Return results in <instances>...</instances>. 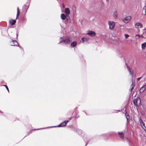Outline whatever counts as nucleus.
<instances>
[{
    "instance_id": "obj_40",
    "label": "nucleus",
    "mask_w": 146,
    "mask_h": 146,
    "mask_svg": "<svg viewBox=\"0 0 146 146\" xmlns=\"http://www.w3.org/2000/svg\"><path fill=\"white\" fill-rule=\"evenodd\" d=\"M107 1H109V0H106Z\"/></svg>"
},
{
    "instance_id": "obj_16",
    "label": "nucleus",
    "mask_w": 146,
    "mask_h": 146,
    "mask_svg": "<svg viewBox=\"0 0 146 146\" xmlns=\"http://www.w3.org/2000/svg\"><path fill=\"white\" fill-rule=\"evenodd\" d=\"M146 14V6H145L142 10V15H145Z\"/></svg>"
},
{
    "instance_id": "obj_30",
    "label": "nucleus",
    "mask_w": 146,
    "mask_h": 146,
    "mask_svg": "<svg viewBox=\"0 0 146 146\" xmlns=\"http://www.w3.org/2000/svg\"><path fill=\"white\" fill-rule=\"evenodd\" d=\"M4 86L6 87L7 89V90H8V92H9V88H8V87L6 85H4Z\"/></svg>"
},
{
    "instance_id": "obj_13",
    "label": "nucleus",
    "mask_w": 146,
    "mask_h": 146,
    "mask_svg": "<svg viewBox=\"0 0 146 146\" xmlns=\"http://www.w3.org/2000/svg\"><path fill=\"white\" fill-rule=\"evenodd\" d=\"M118 133L120 137L122 139H124V134L122 132H118Z\"/></svg>"
},
{
    "instance_id": "obj_28",
    "label": "nucleus",
    "mask_w": 146,
    "mask_h": 146,
    "mask_svg": "<svg viewBox=\"0 0 146 146\" xmlns=\"http://www.w3.org/2000/svg\"><path fill=\"white\" fill-rule=\"evenodd\" d=\"M114 13L116 17H117V12L116 11H115L114 12Z\"/></svg>"
},
{
    "instance_id": "obj_8",
    "label": "nucleus",
    "mask_w": 146,
    "mask_h": 146,
    "mask_svg": "<svg viewBox=\"0 0 146 146\" xmlns=\"http://www.w3.org/2000/svg\"><path fill=\"white\" fill-rule=\"evenodd\" d=\"M135 27L137 28H141L143 27V25L141 23H137L135 24Z\"/></svg>"
},
{
    "instance_id": "obj_7",
    "label": "nucleus",
    "mask_w": 146,
    "mask_h": 146,
    "mask_svg": "<svg viewBox=\"0 0 146 146\" xmlns=\"http://www.w3.org/2000/svg\"><path fill=\"white\" fill-rule=\"evenodd\" d=\"M87 35H90V36L91 37H93L95 36L96 33L94 31H88Z\"/></svg>"
},
{
    "instance_id": "obj_19",
    "label": "nucleus",
    "mask_w": 146,
    "mask_h": 146,
    "mask_svg": "<svg viewBox=\"0 0 146 146\" xmlns=\"http://www.w3.org/2000/svg\"><path fill=\"white\" fill-rule=\"evenodd\" d=\"M141 47L142 49H145L146 48V42H144L141 44Z\"/></svg>"
},
{
    "instance_id": "obj_35",
    "label": "nucleus",
    "mask_w": 146,
    "mask_h": 146,
    "mask_svg": "<svg viewBox=\"0 0 146 146\" xmlns=\"http://www.w3.org/2000/svg\"><path fill=\"white\" fill-rule=\"evenodd\" d=\"M45 128H41V129H36V130H39V129H45Z\"/></svg>"
},
{
    "instance_id": "obj_2",
    "label": "nucleus",
    "mask_w": 146,
    "mask_h": 146,
    "mask_svg": "<svg viewBox=\"0 0 146 146\" xmlns=\"http://www.w3.org/2000/svg\"><path fill=\"white\" fill-rule=\"evenodd\" d=\"M29 5V3L27 2L23 7L22 12L25 14L27 12Z\"/></svg>"
},
{
    "instance_id": "obj_14",
    "label": "nucleus",
    "mask_w": 146,
    "mask_h": 146,
    "mask_svg": "<svg viewBox=\"0 0 146 146\" xmlns=\"http://www.w3.org/2000/svg\"><path fill=\"white\" fill-rule=\"evenodd\" d=\"M16 21L15 20L11 19L9 21V23L12 25H14L16 23Z\"/></svg>"
},
{
    "instance_id": "obj_17",
    "label": "nucleus",
    "mask_w": 146,
    "mask_h": 146,
    "mask_svg": "<svg viewBox=\"0 0 146 146\" xmlns=\"http://www.w3.org/2000/svg\"><path fill=\"white\" fill-rule=\"evenodd\" d=\"M65 12L66 14L67 15H68L70 13V10L68 8H66L65 9Z\"/></svg>"
},
{
    "instance_id": "obj_32",
    "label": "nucleus",
    "mask_w": 146,
    "mask_h": 146,
    "mask_svg": "<svg viewBox=\"0 0 146 146\" xmlns=\"http://www.w3.org/2000/svg\"><path fill=\"white\" fill-rule=\"evenodd\" d=\"M143 86L146 89V83H145L143 85Z\"/></svg>"
},
{
    "instance_id": "obj_18",
    "label": "nucleus",
    "mask_w": 146,
    "mask_h": 146,
    "mask_svg": "<svg viewBox=\"0 0 146 146\" xmlns=\"http://www.w3.org/2000/svg\"><path fill=\"white\" fill-rule=\"evenodd\" d=\"M146 89L143 86L140 89V92L141 93H143Z\"/></svg>"
},
{
    "instance_id": "obj_22",
    "label": "nucleus",
    "mask_w": 146,
    "mask_h": 146,
    "mask_svg": "<svg viewBox=\"0 0 146 146\" xmlns=\"http://www.w3.org/2000/svg\"><path fill=\"white\" fill-rule=\"evenodd\" d=\"M20 12L19 9V8L18 7L17 8V17L16 19H17V17L19 16L20 14Z\"/></svg>"
},
{
    "instance_id": "obj_25",
    "label": "nucleus",
    "mask_w": 146,
    "mask_h": 146,
    "mask_svg": "<svg viewBox=\"0 0 146 146\" xmlns=\"http://www.w3.org/2000/svg\"><path fill=\"white\" fill-rule=\"evenodd\" d=\"M140 37V35H135V38L136 39H138Z\"/></svg>"
},
{
    "instance_id": "obj_3",
    "label": "nucleus",
    "mask_w": 146,
    "mask_h": 146,
    "mask_svg": "<svg viewBox=\"0 0 146 146\" xmlns=\"http://www.w3.org/2000/svg\"><path fill=\"white\" fill-rule=\"evenodd\" d=\"M133 103L135 106H138L141 103L140 99L139 98H137L135 100H133Z\"/></svg>"
},
{
    "instance_id": "obj_27",
    "label": "nucleus",
    "mask_w": 146,
    "mask_h": 146,
    "mask_svg": "<svg viewBox=\"0 0 146 146\" xmlns=\"http://www.w3.org/2000/svg\"><path fill=\"white\" fill-rule=\"evenodd\" d=\"M139 121H140V124H141V123H143V121L142 120L141 118V117H140L139 118Z\"/></svg>"
},
{
    "instance_id": "obj_11",
    "label": "nucleus",
    "mask_w": 146,
    "mask_h": 146,
    "mask_svg": "<svg viewBox=\"0 0 146 146\" xmlns=\"http://www.w3.org/2000/svg\"><path fill=\"white\" fill-rule=\"evenodd\" d=\"M89 40V38H81V42L82 43H84V42H87Z\"/></svg>"
},
{
    "instance_id": "obj_36",
    "label": "nucleus",
    "mask_w": 146,
    "mask_h": 146,
    "mask_svg": "<svg viewBox=\"0 0 146 146\" xmlns=\"http://www.w3.org/2000/svg\"><path fill=\"white\" fill-rule=\"evenodd\" d=\"M56 127V126L51 127Z\"/></svg>"
},
{
    "instance_id": "obj_12",
    "label": "nucleus",
    "mask_w": 146,
    "mask_h": 146,
    "mask_svg": "<svg viewBox=\"0 0 146 146\" xmlns=\"http://www.w3.org/2000/svg\"><path fill=\"white\" fill-rule=\"evenodd\" d=\"M11 42L13 43V44H11L12 46H18V43L17 41L15 40H13L12 39H11Z\"/></svg>"
},
{
    "instance_id": "obj_10",
    "label": "nucleus",
    "mask_w": 146,
    "mask_h": 146,
    "mask_svg": "<svg viewBox=\"0 0 146 146\" xmlns=\"http://www.w3.org/2000/svg\"><path fill=\"white\" fill-rule=\"evenodd\" d=\"M131 19L130 17H127L123 20V21L125 23H127L130 21Z\"/></svg>"
},
{
    "instance_id": "obj_21",
    "label": "nucleus",
    "mask_w": 146,
    "mask_h": 146,
    "mask_svg": "<svg viewBox=\"0 0 146 146\" xmlns=\"http://www.w3.org/2000/svg\"><path fill=\"white\" fill-rule=\"evenodd\" d=\"M142 128L145 131H146V127H145V124L143 123H141L140 124Z\"/></svg>"
},
{
    "instance_id": "obj_26",
    "label": "nucleus",
    "mask_w": 146,
    "mask_h": 146,
    "mask_svg": "<svg viewBox=\"0 0 146 146\" xmlns=\"http://www.w3.org/2000/svg\"><path fill=\"white\" fill-rule=\"evenodd\" d=\"M139 121H140V124H141V123H143V121L142 120L141 118V117H140L139 118Z\"/></svg>"
},
{
    "instance_id": "obj_5",
    "label": "nucleus",
    "mask_w": 146,
    "mask_h": 146,
    "mask_svg": "<svg viewBox=\"0 0 146 146\" xmlns=\"http://www.w3.org/2000/svg\"><path fill=\"white\" fill-rule=\"evenodd\" d=\"M72 129L74 131L76 132L79 134L80 135L82 133V131L79 129L73 127Z\"/></svg>"
},
{
    "instance_id": "obj_29",
    "label": "nucleus",
    "mask_w": 146,
    "mask_h": 146,
    "mask_svg": "<svg viewBox=\"0 0 146 146\" xmlns=\"http://www.w3.org/2000/svg\"><path fill=\"white\" fill-rule=\"evenodd\" d=\"M125 36L126 38H127L129 36V35L128 34H125Z\"/></svg>"
},
{
    "instance_id": "obj_23",
    "label": "nucleus",
    "mask_w": 146,
    "mask_h": 146,
    "mask_svg": "<svg viewBox=\"0 0 146 146\" xmlns=\"http://www.w3.org/2000/svg\"><path fill=\"white\" fill-rule=\"evenodd\" d=\"M126 118L127 119V123H128L129 121H130V119H129L130 117H129V115H126Z\"/></svg>"
},
{
    "instance_id": "obj_33",
    "label": "nucleus",
    "mask_w": 146,
    "mask_h": 146,
    "mask_svg": "<svg viewBox=\"0 0 146 146\" xmlns=\"http://www.w3.org/2000/svg\"><path fill=\"white\" fill-rule=\"evenodd\" d=\"M125 116H126V115H129L128 114V113H127V112H126L125 114Z\"/></svg>"
},
{
    "instance_id": "obj_1",
    "label": "nucleus",
    "mask_w": 146,
    "mask_h": 146,
    "mask_svg": "<svg viewBox=\"0 0 146 146\" xmlns=\"http://www.w3.org/2000/svg\"><path fill=\"white\" fill-rule=\"evenodd\" d=\"M59 40L60 41L59 43L62 42H63L64 44H68L71 41V38L70 37L68 36L64 38L60 37Z\"/></svg>"
},
{
    "instance_id": "obj_34",
    "label": "nucleus",
    "mask_w": 146,
    "mask_h": 146,
    "mask_svg": "<svg viewBox=\"0 0 146 146\" xmlns=\"http://www.w3.org/2000/svg\"><path fill=\"white\" fill-rule=\"evenodd\" d=\"M18 36V34L17 33L16 34L17 39V38Z\"/></svg>"
},
{
    "instance_id": "obj_4",
    "label": "nucleus",
    "mask_w": 146,
    "mask_h": 146,
    "mask_svg": "<svg viewBox=\"0 0 146 146\" xmlns=\"http://www.w3.org/2000/svg\"><path fill=\"white\" fill-rule=\"evenodd\" d=\"M109 26V29L111 30L113 29L115 25V24L113 22L109 21L108 22Z\"/></svg>"
},
{
    "instance_id": "obj_37",
    "label": "nucleus",
    "mask_w": 146,
    "mask_h": 146,
    "mask_svg": "<svg viewBox=\"0 0 146 146\" xmlns=\"http://www.w3.org/2000/svg\"><path fill=\"white\" fill-rule=\"evenodd\" d=\"M140 37H143V36L142 35H140Z\"/></svg>"
},
{
    "instance_id": "obj_9",
    "label": "nucleus",
    "mask_w": 146,
    "mask_h": 146,
    "mask_svg": "<svg viewBox=\"0 0 146 146\" xmlns=\"http://www.w3.org/2000/svg\"><path fill=\"white\" fill-rule=\"evenodd\" d=\"M127 68L128 71L129 72L130 75L132 77H133V70H131L130 68H129V66L127 65Z\"/></svg>"
},
{
    "instance_id": "obj_31",
    "label": "nucleus",
    "mask_w": 146,
    "mask_h": 146,
    "mask_svg": "<svg viewBox=\"0 0 146 146\" xmlns=\"http://www.w3.org/2000/svg\"><path fill=\"white\" fill-rule=\"evenodd\" d=\"M142 77V76H141V77H139V78H137V81H139L140 80V79Z\"/></svg>"
},
{
    "instance_id": "obj_6",
    "label": "nucleus",
    "mask_w": 146,
    "mask_h": 146,
    "mask_svg": "<svg viewBox=\"0 0 146 146\" xmlns=\"http://www.w3.org/2000/svg\"><path fill=\"white\" fill-rule=\"evenodd\" d=\"M69 121H64L62 122L59 125H58L57 127H64L66 125L67 123L69 122Z\"/></svg>"
},
{
    "instance_id": "obj_38",
    "label": "nucleus",
    "mask_w": 146,
    "mask_h": 146,
    "mask_svg": "<svg viewBox=\"0 0 146 146\" xmlns=\"http://www.w3.org/2000/svg\"><path fill=\"white\" fill-rule=\"evenodd\" d=\"M62 5H63V7H64V4H63Z\"/></svg>"
},
{
    "instance_id": "obj_39",
    "label": "nucleus",
    "mask_w": 146,
    "mask_h": 146,
    "mask_svg": "<svg viewBox=\"0 0 146 146\" xmlns=\"http://www.w3.org/2000/svg\"><path fill=\"white\" fill-rule=\"evenodd\" d=\"M0 113H2V112L0 111Z\"/></svg>"
},
{
    "instance_id": "obj_15",
    "label": "nucleus",
    "mask_w": 146,
    "mask_h": 146,
    "mask_svg": "<svg viewBox=\"0 0 146 146\" xmlns=\"http://www.w3.org/2000/svg\"><path fill=\"white\" fill-rule=\"evenodd\" d=\"M77 44V42L76 41H74L71 43L70 46L72 47H74Z\"/></svg>"
},
{
    "instance_id": "obj_24",
    "label": "nucleus",
    "mask_w": 146,
    "mask_h": 146,
    "mask_svg": "<svg viewBox=\"0 0 146 146\" xmlns=\"http://www.w3.org/2000/svg\"><path fill=\"white\" fill-rule=\"evenodd\" d=\"M134 86V85L133 84V83L132 82V84H131V88L130 89V90H131V92L132 91V90L133 89Z\"/></svg>"
},
{
    "instance_id": "obj_20",
    "label": "nucleus",
    "mask_w": 146,
    "mask_h": 146,
    "mask_svg": "<svg viewBox=\"0 0 146 146\" xmlns=\"http://www.w3.org/2000/svg\"><path fill=\"white\" fill-rule=\"evenodd\" d=\"M61 19L63 20H64L66 18V16L64 14H62L61 15Z\"/></svg>"
}]
</instances>
